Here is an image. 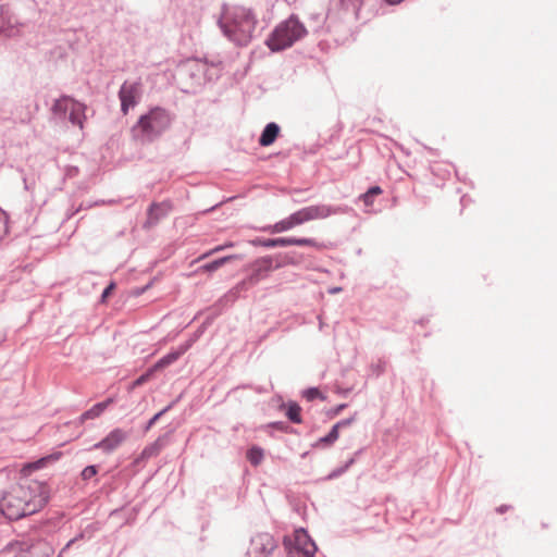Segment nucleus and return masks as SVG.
Returning a JSON list of instances; mask_svg holds the SVG:
<instances>
[{"mask_svg":"<svg viewBox=\"0 0 557 557\" xmlns=\"http://www.w3.org/2000/svg\"><path fill=\"white\" fill-rule=\"evenodd\" d=\"M8 13H9V5L1 4L0 5V20H4ZM5 30L7 29L3 26H0V34L5 33Z\"/></svg>","mask_w":557,"mask_h":557,"instance_id":"32","label":"nucleus"},{"mask_svg":"<svg viewBox=\"0 0 557 557\" xmlns=\"http://www.w3.org/2000/svg\"><path fill=\"white\" fill-rule=\"evenodd\" d=\"M276 547V542L269 533L256 534L248 547V557H268Z\"/></svg>","mask_w":557,"mask_h":557,"instance_id":"5","label":"nucleus"},{"mask_svg":"<svg viewBox=\"0 0 557 557\" xmlns=\"http://www.w3.org/2000/svg\"><path fill=\"white\" fill-rule=\"evenodd\" d=\"M171 124L169 113L160 108L151 110L147 115L141 116V134L148 138L160 135Z\"/></svg>","mask_w":557,"mask_h":557,"instance_id":"4","label":"nucleus"},{"mask_svg":"<svg viewBox=\"0 0 557 557\" xmlns=\"http://www.w3.org/2000/svg\"><path fill=\"white\" fill-rule=\"evenodd\" d=\"M253 272L250 277V281L258 282L263 278L269 272L281 268V264H273V260L271 257H264L257 260L253 265Z\"/></svg>","mask_w":557,"mask_h":557,"instance_id":"13","label":"nucleus"},{"mask_svg":"<svg viewBox=\"0 0 557 557\" xmlns=\"http://www.w3.org/2000/svg\"><path fill=\"white\" fill-rule=\"evenodd\" d=\"M352 422V419H345L336 424L333 425L330 433L317 441V443L313 445L314 447H327L332 446L339 437V430L343 428H346L350 425Z\"/></svg>","mask_w":557,"mask_h":557,"instance_id":"16","label":"nucleus"},{"mask_svg":"<svg viewBox=\"0 0 557 557\" xmlns=\"http://www.w3.org/2000/svg\"><path fill=\"white\" fill-rule=\"evenodd\" d=\"M137 386H139V377L135 379V380L129 384V389H134V388H136Z\"/></svg>","mask_w":557,"mask_h":557,"instance_id":"38","label":"nucleus"},{"mask_svg":"<svg viewBox=\"0 0 557 557\" xmlns=\"http://www.w3.org/2000/svg\"><path fill=\"white\" fill-rule=\"evenodd\" d=\"M85 109L86 107L78 102V101H72V107L69 114V121L73 125L79 126V128H83V122L85 119Z\"/></svg>","mask_w":557,"mask_h":557,"instance_id":"20","label":"nucleus"},{"mask_svg":"<svg viewBox=\"0 0 557 557\" xmlns=\"http://www.w3.org/2000/svg\"><path fill=\"white\" fill-rule=\"evenodd\" d=\"M81 210V208L74 210V211H71L70 213H67V219H71L73 215H75L78 211Z\"/></svg>","mask_w":557,"mask_h":557,"instance_id":"40","label":"nucleus"},{"mask_svg":"<svg viewBox=\"0 0 557 557\" xmlns=\"http://www.w3.org/2000/svg\"><path fill=\"white\" fill-rule=\"evenodd\" d=\"M172 211V205L169 201L152 203L147 211L145 227L149 228L166 218Z\"/></svg>","mask_w":557,"mask_h":557,"instance_id":"8","label":"nucleus"},{"mask_svg":"<svg viewBox=\"0 0 557 557\" xmlns=\"http://www.w3.org/2000/svg\"><path fill=\"white\" fill-rule=\"evenodd\" d=\"M232 246H233V243H227V244H225V245L218 246V247H215L214 249H212L211 251H209L208 253L202 255L199 259H203V258L208 257L209 255H212V253H214V252L221 251V250H223L224 248L232 247Z\"/></svg>","mask_w":557,"mask_h":557,"instance_id":"33","label":"nucleus"},{"mask_svg":"<svg viewBox=\"0 0 557 557\" xmlns=\"http://www.w3.org/2000/svg\"><path fill=\"white\" fill-rule=\"evenodd\" d=\"M297 263H298V261L295 260L294 257H292L289 255H286V256H284L283 261L280 262L278 264H281V267H283V265H286V264H297Z\"/></svg>","mask_w":557,"mask_h":557,"instance_id":"35","label":"nucleus"},{"mask_svg":"<svg viewBox=\"0 0 557 557\" xmlns=\"http://www.w3.org/2000/svg\"><path fill=\"white\" fill-rule=\"evenodd\" d=\"M72 101L74 100L69 96L57 99L51 108L52 113L59 117H64L69 110V102L72 103Z\"/></svg>","mask_w":557,"mask_h":557,"instance_id":"21","label":"nucleus"},{"mask_svg":"<svg viewBox=\"0 0 557 557\" xmlns=\"http://www.w3.org/2000/svg\"><path fill=\"white\" fill-rule=\"evenodd\" d=\"M138 462H139V457H136V458L134 459V463L136 465V463H138Z\"/></svg>","mask_w":557,"mask_h":557,"instance_id":"44","label":"nucleus"},{"mask_svg":"<svg viewBox=\"0 0 557 557\" xmlns=\"http://www.w3.org/2000/svg\"><path fill=\"white\" fill-rule=\"evenodd\" d=\"M50 499V488L45 481L21 479L0 499V512L10 521L40 511Z\"/></svg>","mask_w":557,"mask_h":557,"instance_id":"1","label":"nucleus"},{"mask_svg":"<svg viewBox=\"0 0 557 557\" xmlns=\"http://www.w3.org/2000/svg\"><path fill=\"white\" fill-rule=\"evenodd\" d=\"M98 473V466L96 465H90V466H87L83 469L82 473H81V476L84 481H88L90 480L91 478H94L95 475H97Z\"/></svg>","mask_w":557,"mask_h":557,"instance_id":"28","label":"nucleus"},{"mask_svg":"<svg viewBox=\"0 0 557 557\" xmlns=\"http://www.w3.org/2000/svg\"><path fill=\"white\" fill-rule=\"evenodd\" d=\"M261 245L267 248L285 247V246H310L319 248L320 245L311 238H270L261 242Z\"/></svg>","mask_w":557,"mask_h":557,"instance_id":"10","label":"nucleus"},{"mask_svg":"<svg viewBox=\"0 0 557 557\" xmlns=\"http://www.w3.org/2000/svg\"><path fill=\"white\" fill-rule=\"evenodd\" d=\"M352 422V419H345L336 424L333 425L330 433L317 441V443L313 445L314 447H327L332 446L339 437V430L343 428H346L350 425Z\"/></svg>","mask_w":557,"mask_h":557,"instance_id":"15","label":"nucleus"},{"mask_svg":"<svg viewBox=\"0 0 557 557\" xmlns=\"http://www.w3.org/2000/svg\"><path fill=\"white\" fill-rule=\"evenodd\" d=\"M352 422V419H345L336 424L333 425L330 433L317 441V443L313 445L314 447H327L332 446L339 437V430L343 428H346L350 425Z\"/></svg>","mask_w":557,"mask_h":557,"instance_id":"14","label":"nucleus"},{"mask_svg":"<svg viewBox=\"0 0 557 557\" xmlns=\"http://www.w3.org/2000/svg\"><path fill=\"white\" fill-rule=\"evenodd\" d=\"M278 133H280L278 125L275 123H269L264 127V129L259 138L260 146L268 147V146L272 145L275 141V139L277 138Z\"/></svg>","mask_w":557,"mask_h":557,"instance_id":"19","label":"nucleus"},{"mask_svg":"<svg viewBox=\"0 0 557 557\" xmlns=\"http://www.w3.org/2000/svg\"><path fill=\"white\" fill-rule=\"evenodd\" d=\"M9 233V218L7 213L0 208V240Z\"/></svg>","mask_w":557,"mask_h":557,"instance_id":"27","label":"nucleus"},{"mask_svg":"<svg viewBox=\"0 0 557 557\" xmlns=\"http://www.w3.org/2000/svg\"><path fill=\"white\" fill-rule=\"evenodd\" d=\"M293 227H295V224H294V221H293L292 214H290L288 218L281 220L277 223H275L274 225L270 226L268 228V231L270 233L274 234V233H282V232L288 231Z\"/></svg>","mask_w":557,"mask_h":557,"instance_id":"22","label":"nucleus"},{"mask_svg":"<svg viewBox=\"0 0 557 557\" xmlns=\"http://www.w3.org/2000/svg\"><path fill=\"white\" fill-rule=\"evenodd\" d=\"M305 32L304 26L297 20L289 18L276 26L267 40V45L272 51L283 50L301 38Z\"/></svg>","mask_w":557,"mask_h":557,"instance_id":"3","label":"nucleus"},{"mask_svg":"<svg viewBox=\"0 0 557 557\" xmlns=\"http://www.w3.org/2000/svg\"><path fill=\"white\" fill-rule=\"evenodd\" d=\"M187 350V346L181 348L177 351H173L164 356L162 359H160L147 373L141 375V383L148 379L151 377L152 373L156 371L163 370L165 367L173 363L175 360L178 359L180 356H182Z\"/></svg>","mask_w":557,"mask_h":557,"instance_id":"17","label":"nucleus"},{"mask_svg":"<svg viewBox=\"0 0 557 557\" xmlns=\"http://www.w3.org/2000/svg\"><path fill=\"white\" fill-rule=\"evenodd\" d=\"M256 25L255 13L245 7L226 9L220 20L224 35L238 46H246L250 42Z\"/></svg>","mask_w":557,"mask_h":557,"instance_id":"2","label":"nucleus"},{"mask_svg":"<svg viewBox=\"0 0 557 557\" xmlns=\"http://www.w3.org/2000/svg\"><path fill=\"white\" fill-rule=\"evenodd\" d=\"M339 290H341V288H334V289L331 290V293H337Z\"/></svg>","mask_w":557,"mask_h":557,"instance_id":"43","label":"nucleus"},{"mask_svg":"<svg viewBox=\"0 0 557 557\" xmlns=\"http://www.w3.org/2000/svg\"><path fill=\"white\" fill-rule=\"evenodd\" d=\"M132 294H133V295H139V288H138V287L134 288V289L132 290Z\"/></svg>","mask_w":557,"mask_h":557,"instance_id":"42","label":"nucleus"},{"mask_svg":"<svg viewBox=\"0 0 557 557\" xmlns=\"http://www.w3.org/2000/svg\"><path fill=\"white\" fill-rule=\"evenodd\" d=\"M345 407H346V405H344V404L336 407L334 410V414H338Z\"/></svg>","mask_w":557,"mask_h":557,"instance_id":"39","label":"nucleus"},{"mask_svg":"<svg viewBox=\"0 0 557 557\" xmlns=\"http://www.w3.org/2000/svg\"><path fill=\"white\" fill-rule=\"evenodd\" d=\"M62 456L61 451H55L50 455L44 456L35 461L27 462L21 469V479H29L28 476L36 470L42 469L48 465L59 460Z\"/></svg>","mask_w":557,"mask_h":557,"instance_id":"11","label":"nucleus"},{"mask_svg":"<svg viewBox=\"0 0 557 557\" xmlns=\"http://www.w3.org/2000/svg\"><path fill=\"white\" fill-rule=\"evenodd\" d=\"M138 84V82H134L133 84L125 82L120 88L119 98L121 100V111L124 114H127L128 110L134 108L137 103L136 92Z\"/></svg>","mask_w":557,"mask_h":557,"instance_id":"9","label":"nucleus"},{"mask_svg":"<svg viewBox=\"0 0 557 557\" xmlns=\"http://www.w3.org/2000/svg\"><path fill=\"white\" fill-rule=\"evenodd\" d=\"M238 257L235 256V255H232V256H226V257H223V258H220L218 260H214L206 265L202 267V269L205 271H208V272H212V271H215L218 270L219 268H221L222 265H224L225 263H227L228 261L231 260H234V259H237Z\"/></svg>","mask_w":557,"mask_h":557,"instance_id":"24","label":"nucleus"},{"mask_svg":"<svg viewBox=\"0 0 557 557\" xmlns=\"http://www.w3.org/2000/svg\"><path fill=\"white\" fill-rule=\"evenodd\" d=\"M301 408L296 403L287 405L286 416L294 423H301Z\"/></svg>","mask_w":557,"mask_h":557,"instance_id":"23","label":"nucleus"},{"mask_svg":"<svg viewBox=\"0 0 557 557\" xmlns=\"http://www.w3.org/2000/svg\"><path fill=\"white\" fill-rule=\"evenodd\" d=\"M382 189L379 186L371 187L366 194L361 196L366 206H371L373 203V197L381 195Z\"/></svg>","mask_w":557,"mask_h":557,"instance_id":"26","label":"nucleus"},{"mask_svg":"<svg viewBox=\"0 0 557 557\" xmlns=\"http://www.w3.org/2000/svg\"><path fill=\"white\" fill-rule=\"evenodd\" d=\"M115 289V283L111 282L103 290L100 297V302H106Z\"/></svg>","mask_w":557,"mask_h":557,"instance_id":"30","label":"nucleus"},{"mask_svg":"<svg viewBox=\"0 0 557 557\" xmlns=\"http://www.w3.org/2000/svg\"><path fill=\"white\" fill-rule=\"evenodd\" d=\"M81 539H84V533H79L77 536H75L74 539H72L71 541L67 542V544L65 545V547L60 552L59 554V557L62 556V554L73 544L75 543L76 541L81 540Z\"/></svg>","mask_w":557,"mask_h":557,"instance_id":"34","label":"nucleus"},{"mask_svg":"<svg viewBox=\"0 0 557 557\" xmlns=\"http://www.w3.org/2000/svg\"><path fill=\"white\" fill-rule=\"evenodd\" d=\"M304 395L308 400H313L318 397L323 398L320 391L314 387L307 389Z\"/></svg>","mask_w":557,"mask_h":557,"instance_id":"31","label":"nucleus"},{"mask_svg":"<svg viewBox=\"0 0 557 557\" xmlns=\"http://www.w3.org/2000/svg\"><path fill=\"white\" fill-rule=\"evenodd\" d=\"M387 3L389 4H398L399 2H401L403 0H385Z\"/></svg>","mask_w":557,"mask_h":557,"instance_id":"41","label":"nucleus"},{"mask_svg":"<svg viewBox=\"0 0 557 557\" xmlns=\"http://www.w3.org/2000/svg\"><path fill=\"white\" fill-rule=\"evenodd\" d=\"M317 550L314 542L305 530L295 532L294 546L289 550L290 557H312Z\"/></svg>","mask_w":557,"mask_h":557,"instance_id":"7","label":"nucleus"},{"mask_svg":"<svg viewBox=\"0 0 557 557\" xmlns=\"http://www.w3.org/2000/svg\"><path fill=\"white\" fill-rule=\"evenodd\" d=\"M126 432L121 429H114L103 440L95 444V448L102 449L106 453L113 451L124 440Z\"/></svg>","mask_w":557,"mask_h":557,"instance_id":"12","label":"nucleus"},{"mask_svg":"<svg viewBox=\"0 0 557 557\" xmlns=\"http://www.w3.org/2000/svg\"><path fill=\"white\" fill-rule=\"evenodd\" d=\"M362 0H339L341 7L344 10L355 9L359 10Z\"/></svg>","mask_w":557,"mask_h":557,"instance_id":"29","label":"nucleus"},{"mask_svg":"<svg viewBox=\"0 0 557 557\" xmlns=\"http://www.w3.org/2000/svg\"><path fill=\"white\" fill-rule=\"evenodd\" d=\"M113 401L114 399L112 397H109L103 401L95 404L90 409L86 410L79 416L78 422L83 424L87 420H92L100 417L107 410V408L113 404Z\"/></svg>","mask_w":557,"mask_h":557,"instance_id":"18","label":"nucleus"},{"mask_svg":"<svg viewBox=\"0 0 557 557\" xmlns=\"http://www.w3.org/2000/svg\"><path fill=\"white\" fill-rule=\"evenodd\" d=\"M131 134L134 140H137L139 135V120L132 126Z\"/></svg>","mask_w":557,"mask_h":557,"instance_id":"36","label":"nucleus"},{"mask_svg":"<svg viewBox=\"0 0 557 557\" xmlns=\"http://www.w3.org/2000/svg\"><path fill=\"white\" fill-rule=\"evenodd\" d=\"M333 213L331 207L325 205L309 206L292 214L295 226L312 220H320L330 216Z\"/></svg>","mask_w":557,"mask_h":557,"instance_id":"6","label":"nucleus"},{"mask_svg":"<svg viewBox=\"0 0 557 557\" xmlns=\"http://www.w3.org/2000/svg\"><path fill=\"white\" fill-rule=\"evenodd\" d=\"M248 460L257 466L262 461L263 458V450L259 447H252L247 453Z\"/></svg>","mask_w":557,"mask_h":557,"instance_id":"25","label":"nucleus"},{"mask_svg":"<svg viewBox=\"0 0 557 557\" xmlns=\"http://www.w3.org/2000/svg\"><path fill=\"white\" fill-rule=\"evenodd\" d=\"M158 445H159V444H158V443H156V444L153 445V447H152V448H146V449L144 450V453H143V454H144L145 456H152V455L156 453V447H157Z\"/></svg>","mask_w":557,"mask_h":557,"instance_id":"37","label":"nucleus"}]
</instances>
